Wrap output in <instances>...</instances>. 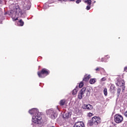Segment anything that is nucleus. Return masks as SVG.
Instances as JSON below:
<instances>
[{"mask_svg":"<svg viewBox=\"0 0 127 127\" xmlns=\"http://www.w3.org/2000/svg\"><path fill=\"white\" fill-rule=\"evenodd\" d=\"M9 8H10L11 11H8L5 13V14H8L12 16V18L13 21L17 20L18 19V16H21L22 15L23 12L20 10L18 4L14 2L10 4L9 5Z\"/></svg>","mask_w":127,"mask_h":127,"instance_id":"obj_1","label":"nucleus"},{"mask_svg":"<svg viewBox=\"0 0 127 127\" xmlns=\"http://www.w3.org/2000/svg\"><path fill=\"white\" fill-rule=\"evenodd\" d=\"M30 115L32 116V122L34 124L41 123V113L36 108H33L29 111Z\"/></svg>","mask_w":127,"mask_h":127,"instance_id":"obj_2","label":"nucleus"},{"mask_svg":"<svg viewBox=\"0 0 127 127\" xmlns=\"http://www.w3.org/2000/svg\"><path fill=\"white\" fill-rule=\"evenodd\" d=\"M49 74V71L45 68H43L41 72H38V75L39 78H44V77H46V76H47Z\"/></svg>","mask_w":127,"mask_h":127,"instance_id":"obj_3","label":"nucleus"},{"mask_svg":"<svg viewBox=\"0 0 127 127\" xmlns=\"http://www.w3.org/2000/svg\"><path fill=\"white\" fill-rule=\"evenodd\" d=\"M47 115H49V117L50 118H51V119H55L56 117H57V114H56V112H54V110H52L51 109H50L46 112Z\"/></svg>","mask_w":127,"mask_h":127,"instance_id":"obj_4","label":"nucleus"},{"mask_svg":"<svg viewBox=\"0 0 127 127\" xmlns=\"http://www.w3.org/2000/svg\"><path fill=\"white\" fill-rule=\"evenodd\" d=\"M115 123L117 124H120L123 121H124V118L121 115L116 114L114 116Z\"/></svg>","mask_w":127,"mask_h":127,"instance_id":"obj_5","label":"nucleus"},{"mask_svg":"<svg viewBox=\"0 0 127 127\" xmlns=\"http://www.w3.org/2000/svg\"><path fill=\"white\" fill-rule=\"evenodd\" d=\"M23 7L25 9H30V7H31V3L29 0H26L23 4Z\"/></svg>","mask_w":127,"mask_h":127,"instance_id":"obj_6","label":"nucleus"},{"mask_svg":"<svg viewBox=\"0 0 127 127\" xmlns=\"http://www.w3.org/2000/svg\"><path fill=\"white\" fill-rule=\"evenodd\" d=\"M82 108L84 110H88V111H92L93 110V106L90 104L87 105L84 104Z\"/></svg>","mask_w":127,"mask_h":127,"instance_id":"obj_7","label":"nucleus"},{"mask_svg":"<svg viewBox=\"0 0 127 127\" xmlns=\"http://www.w3.org/2000/svg\"><path fill=\"white\" fill-rule=\"evenodd\" d=\"M92 121L95 125H97L98 124H100L101 123V119L97 117H94L92 118Z\"/></svg>","mask_w":127,"mask_h":127,"instance_id":"obj_8","label":"nucleus"},{"mask_svg":"<svg viewBox=\"0 0 127 127\" xmlns=\"http://www.w3.org/2000/svg\"><path fill=\"white\" fill-rule=\"evenodd\" d=\"M86 91V88H83L80 91L78 97V98H79L80 99H82V98L83 97V95H84L85 94V91Z\"/></svg>","mask_w":127,"mask_h":127,"instance_id":"obj_9","label":"nucleus"},{"mask_svg":"<svg viewBox=\"0 0 127 127\" xmlns=\"http://www.w3.org/2000/svg\"><path fill=\"white\" fill-rule=\"evenodd\" d=\"M116 85L119 87H122L125 85V81L123 79H119L116 83Z\"/></svg>","mask_w":127,"mask_h":127,"instance_id":"obj_10","label":"nucleus"},{"mask_svg":"<svg viewBox=\"0 0 127 127\" xmlns=\"http://www.w3.org/2000/svg\"><path fill=\"white\" fill-rule=\"evenodd\" d=\"M73 127H85V125L82 122H76Z\"/></svg>","mask_w":127,"mask_h":127,"instance_id":"obj_11","label":"nucleus"},{"mask_svg":"<svg viewBox=\"0 0 127 127\" xmlns=\"http://www.w3.org/2000/svg\"><path fill=\"white\" fill-rule=\"evenodd\" d=\"M85 3L88 4L86 6L87 10H90L91 8V4H92V1L91 0H86L85 1Z\"/></svg>","mask_w":127,"mask_h":127,"instance_id":"obj_12","label":"nucleus"},{"mask_svg":"<svg viewBox=\"0 0 127 127\" xmlns=\"http://www.w3.org/2000/svg\"><path fill=\"white\" fill-rule=\"evenodd\" d=\"M70 117H71V113L69 112L64 113V118H65V119H68V118H70Z\"/></svg>","mask_w":127,"mask_h":127,"instance_id":"obj_13","label":"nucleus"},{"mask_svg":"<svg viewBox=\"0 0 127 127\" xmlns=\"http://www.w3.org/2000/svg\"><path fill=\"white\" fill-rule=\"evenodd\" d=\"M90 78H91L90 75H88V76L85 75L83 78V81H84V82H87V81H89Z\"/></svg>","mask_w":127,"mask_h":127,"instance_id":"obj_14","label":"nucleus"},{"mask_svg":"<svg viewBox=\"0 0 127 127\" xmlns=\"http://www.w3.org/2000/svg\"><path fill=\"white\" fill-rule=\"evenodd\" d=\"M97 81V80L95 78H91L90 81V84H95V83H96V81Z\"/></svg>","mask_w":127,"mask_h":127,"instance_id":"obj_15","label":"nucleus"},{"mask_svg":"<svg viewBox=\"0 0 127 127\" xmlns=\"http://www.w3.org/2000/svg\"><path fill=\"white\" fill-rule=\"evenodd\" d=\"M79 90V88L78 87H76L74 89H73L72 91V94L73 95H76L77 94V92Z\"/></svg>","mask_w":127,"mask_h":127,"instance_id":"obj_16","label":"nucleus"},{"mask_svg":"<svg viewBox=\"0 0 127 127\" xmlns=\"http://www.w3.org/2000/svg\"><path fill=\"white\" fill-rule=\"evenodd\" d=\"M18 24L20 26H23V24H24V22L22 21V19H20L19 21L18 22Z\"/></svg>","mask_w":127,"mask_h":127,"instance_id":"obj_17","label":"nucleus"},{"mask_svg":"<svg viewBox=\"0 0 127 127\" xmlns=\"http://www.w3.org/2000/svg\"><path fill=\"white\" fill-rule=\"evenodd\" d=\"M103 92L105 96H108V90L107 88H104Z\"/></svg>","mask_w":127,"mask_h":127,"instance_id":"obj_18","label":"nucleus"},{"mask_svg":"<svg viewBox=\"0 0 127 127\" xmlns=\"http://www.w3.org/2000/svg\"><path fill=\"white\" fill-rule=\"evenodd\" d=\"M65 104V100H62L60 101V105L61 106H64Z\"/></svg>","mask_w":127,"mask_h":127,"instance_id":"obj_19","label":"nucleus"},{"mask_svg":"<svg viewBox=\"0 0 127 127\" xmlns=\"http://www.w3.org/2000/svg\"><path fill=\"white\" fill-rule=\"evenodd\" d=\"M87 125L88 126H93V125H94V122H93L92 120V121H88V123Z\"/></svg>","mask_w":127,"mask_h":127,"instance_id":"obj_20","label":"nucleus"},{"mask_svg":"<svg viewBox=\"0 0 127 127\" xmlns=\"http://www.w3.org/2000/svg\"><path fill=\"white\" fill-rule=\"evenodd\" d=\"M84 86V83H83V82H81L79 84V88H82Z\"/></svg>","mask_w":127,"mask_h":127,"instance_id":"obj_21","label":"nucleus"},{"mask_svg":"<svg viewBox=\"0 0 127 127\" xmlns=\"http://www.w3.org/2000/svg\"><path fill=\"white\" fill-rule=\"evenodd\" d=\"M120 93H121V89L119 88L117 90V95L120 96Z\"/></svg>","mask_w":127,"mask_h":127,"instance_id":"obj_22","label":"nucleus"},{"mask_svg":"<svg viewBox=\"0 0 127 127\" xmlns=\"http://www.w3.org/2000/svg\"><path fill=\"white\" fill-rule=\"evenodd\" d=\"M49 7V6L47 4H45L44 5V8L45 9H46V8H48Z\"/></svg>","mask_w":127,"mask_h":127,"instance_id":"obj_23","label":"nucleus"},{"mask_svg":"<svg viewBox=\"0 0 127 127\" xmlns=\"http://www.w3.org/2000/svg\"><path fill=\"white\" fill-rule=\"evenodd\" d=\"M88 117H92L93 116V114L91 113H89L87 114Z\"/></svg>","mask_w":127,"mask_h":127,"instance_id":"obj_24","label":"nucleus"},{"mask_svg":"<svg viewBox=\"0 0 127 127\" xmlns=\"http://www.w3.org/2000/svg\"><path fill=\"white\" fill-rule=\"evenodd\" d=\"M81 0H77L76 1V3H80V2H81Z\"/></svg>","mask_w":127,"mask_h":127,"instance_id":"obj_25","label":"nucleus"},{"mask_svg":"<svg viewBox=\"0 0 127 127\" xmlns=\"http://www.w3.org/2000/svg\"><path fill=\"white\" fill-rule=\"evenodd\" d=\"M106 80H107V78H106V77H103L101 79V81H106Z\"/></svg>","mask_w":127,"mask_h":127,"instance_id":"obj_26","label":"nucleus"},{"mask_svg":"<svg viewBox=\"0 0 127 127\" xmlns=\"http://www.w3.org/2000/svg\"><path fill=\"white\" fill-rule=\"evenodd\" d=\"M124 115H125V117H126L127 118V111L125 112Z\"/></svg>","mask_w":127,"mask_h":127,"instance_id":"obj_27","label":"nucleus"},{"mask_svg":"<svg viewBox=\"0 0 127 127\" xmlns=\"http://www.w3.org/2000/svg\"><path fill=\"white\" fill-rule=\"evenodd\" d=\"M3 1H4V0H0V3H3Z\"/></svg>","mask_w":127,"mask_h":127,"instance_id":"obj_28","label":"nucleus"},{"mask_svg":"<svg viewBox=\"0 0 127 127\" xmlns=\"http://www.w3.org/2000/svg\"><path fill=\"white\" fill-rule=\"evenodd\" d=\"M96 71H100V68L99 67H97L96 68Z\"/></svg>","mask_w":127,"mask_h":127,"instance_id":"obj_29","label":"nucleus"},{"mask_svg":"<svg viewBox=\"0 0 127 127\" xmlns=\"http://www.w3.org/2000/svg\"><path fill=\"white\" fill-rule=\"evenodd\" d=\"M76 111L77 113L79 112V109H76Z\"/></svg>","mask_w":127,"mask_h":127,"instance_id":"obj_30","label":"nucleus"},{"mask_svg":"<svg viewBox=\"0 0 127 127\" xmlns=\"http://www.w3.org/2000/svg\"><path fill=\"white\" fill-rule=\"evenodd\" d=\"M125 71H127V67H125L124 68Z\"/></svg>","mask_w":127,"mask_h":127,"instance_id":"obj_31","label":"nucleus"},{"mask_svg":"<svg viewBox=\"0 0 127 127\" xmlns=\"http://www.w3.org/2000/svg\"><path fill=\"white\" fill-rule=\"evenodd\" d=\"M61 0V1H66V0Z\"/></svg>","mask_w":127,"mask_h":127,"instance_id":"obj_32","label":"nucleus"},{"mask_svg":"<svg viewBox=\"0 0 127 127\" xmlns=\"http://www.w3.org/2000/svg\"><path fill=\"white\" fill-rule=\"evenodd\" d=\"M71 0V1H73V0Z\"/></svg>","mask_w":127,"mask_h":127,"instance_id":"obj_33","label":"nucleus"},{"mask_svg":"<svg viewBox=\"0 0 127 127\" xmlns=\"http://www.w3.org/2000/svg\"><path fill=\"white\" fill-rule=\"evenodd\" d=\"M103 60H101V62H103Z\"/></svg>","mask_w":127,"mask_h":127,"instance_id":"obj_34","label":"nucleus"}]
</instances>
